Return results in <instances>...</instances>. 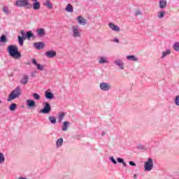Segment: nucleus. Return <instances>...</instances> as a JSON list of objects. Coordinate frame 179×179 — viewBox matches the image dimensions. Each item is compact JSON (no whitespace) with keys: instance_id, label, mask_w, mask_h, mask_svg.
I'll list each match as a JSON object with an SVG mask.
<instances>
[{"instance_id":"f257e3e1","label":"nucleus","mask_w":179,"mask_h":179,"mask_svg":"<svg viewBox=\"0 0 179 179\" xmlns=\"http://www.w3.org/2000/svg\"><path fill=\"white\" fill-rule=\"evenodd\" d=\"M8 51L10 57L15 59H19L22 57V54L19 52V48L15 45H10L8 47Z\"/></svg>"},{"instance_id":"f03ea898","label":"nucleus","mask_w":179,"mask_h":179,"mask_svg":"<svg viewBox=\"0 0 179 179\" xmlns=\"http://www.w3.org/2000/svg\"><path fill=\"white\" fill-rule=\"evenodd\" d=\"M22 94V89L20 86L16 87L14 90H13L8 98V101H12V100H15V99H18L20 97Z\"/></svg>"},{"instance_id":"7ed1b4c3","label":"nucleus","mask_w":179,"mask_h":179,"mask_svg":"<svg viewBox=\"0 0 179 179\" xmlns=\"http://www.w3.org/2000/svg\"><path fill=\"white\" fill-rule=\"evenodd\" d=\"M15 6L18 8H25V9H31V3L29 2V0H17L14 3Z\"/></svg>"},{"instance_id":"20e7f679","label":"nucleus","mask_w":179,"mask_h":179,"mask_svg":"<svg viewBox=\"0 0 179 179\" xmlns=\"http://www.w3.org/2000/svg\"><path fill=\"white\" fill-rule=\"evenodd\" d=\"M71 33L74 38H79L82 36V30H80L78 26H73L71 27Z\"/></svg>"},{"instance_id":"39448f33","label":"nucleus","mask_w":179,"mask_h":179,"mask_svg":"<svg viewBox=\"0 0 179 179\" xmlns=\"http://www.w3.org/2000/svg\"><path fill=\"white\" fill-rule=\"evenodd\" d=\"M144 170L145 171H151V170H153V159L152 158H148L144 162Z\"/></svg>"},{"instance_id":"423d86ee","label":"nucleus","mask_w":179,"mask_h":179,"mask_svg":"<svg viewBox=\"0 0 179 179\" xmlns=\"http://www.w3.org/2000/svg\"><path fill=\"white\" fill-rule=\"evenodd\" d=\"M99 88L102 92H108V90H111V84L107 83H101L99 84Z\"/></svg>"},{"instance_id":"0eeeda50","label":"nucleus","mask_w":179,"mask_h":179,"mask_svg":"<svg viewBox=\"0 0 179 179\" xmlns=\"http://www.w3.org/2000/svg\"><path fill=\"white\" fill-rule=\"evenodd\" d=\"M51 112V105L48 102L44 103V107L40 110L41 114H50Z\"/></svg>"},{"instance_id":"6e6552de","label":"nucleus","mask_w":179,"mask_h":179,"mask_svg":"<svg viewBox=\"0 0 179 179\" xmlns=\"http://www.w3.org/2000/svg\"><path fill=\"white\" fill-rule=\"evenodd\" d=\"M51 112V105L48 102L44 103V107L40 110L41 114H50Z\"/></svg>"},{"instance_id":"1a4fd4ad","label":"nucleus","mask_w":179,"mask_h":179,"mask_svg":"<svg viewBox=\"0 0 179 179\" xmlns=\"http://www.w3.org/2000/svg\"><path fill=\"white\" fill-rule=\"evenodd\" d=\"M38 37H44L45 36V29L44 28H38L36 30Z\"/></svg>"},{"instance_id":"9d476101","label":"nucleus","mask_w":179,"mask_h":179,"mask_svg":"<svg viewBox=\"0 0 179 179\" xmlns=\"http://www.w3.org/2000/svg\"><path fill=\"white\" fill-rule=\"evenodd\" d=\"M27 106L29 108H36V101L33 99H28L26 101Z\"/></svg>"},{"instance_id":"9b49d317","label":"nucleus","mask_w":179,"mask_h":179,"mask_svg":"<svg viewBox=\"0 0 179 179\" xmlns=\"http://www.w3.org/2000/svg\"><path fill=\"white\" fill-rule=\"evenodd\" d=\"M45 55L48 58H54V57H57V52L51 50L45 52Z\"/></svg>"},{"instance_id":"f8f14e48","label":"nucleus","mask_w":179,"mask_h":179,"mask_svg":"<svg viewBox=\"0 0 179 179\" xmlns=\"http://www.w3.org/2000/svg\"><path fill=\"white\" fill-rule=\"evenodd\" d=\"M108 27H110V29H112L113 31H120L121 29H120V27L117 25H115V24L113 22H110L108 24Z\"/></svg>"},{"instance_id":"ddd939ff","label":"nucleus","mask_w":179,"mask_h":179,"mask_svg":"<svg viewBox=\"0 0 179 179\" xmlns=\"http://www.w3.org/2000/svg\"><path fill=\"white\" fill-rule=\"evenodd\" d=\"M34 47L36 48V50H43L44 47H45V44L43 42H36L34 44Z\"/></svg>"},{"instance_id":"4468645a","label":"nucleus","mask_w":179,"mask_h":179,"mask_svg":"<svg viewBox=\"0 0 179 179\" xmlns=\"http://www.w3.org/2000/svg\"><path fill=\"white\" fill-rule=\"evenodd\" d=\"M45 97H46L49 100H52V99H54V94L51 92L50 90H48L45 92Z\"/></svg>"},{"instance_id":"2eb2a0df","label":"nucleus","mask_w":179,"mask_h":179,"mask_svg":"<svg viewBox=\"0 0 179 179\" xmlns=\"http://www.w3.org/2000/svg\"><path fill=\"white\" fill-rule=\"evenodd\" d=\"M114 62L120 69H124V62L122 60L117 59Z\"/></svg>"},{"instance_id":"dca6fc26","label":"nucleus","mask_w":179,"mask_h":179,"mask_svg":"<svg viewBox=\"0 0 179 179\" xmlns=\"http://www.w3.org/2000/svg\"><path fill=\"white\" fill-rule=\"evenodd\" d=\"M77 22H78L79 24H82V26H85L86 24V20L82 16H78L77 17Z\"/></svg>"},{"instance_id":"f3484780","label":"nucleus","mask_w":179,"mask_h":179,"mask_svg":"<svg viewBox=\"0 0 179 179\" xmlns=\"http://www.w3.org/2000/svg\"><path fill=\"white\" fill-rule=\"evenodd\" d=\"M29 83V76L27 75H24L20 80L21 85H27Z\"/></svg>"},{"instance_id":"a211bd4d","label":"nucleus","mask_w":179,"mask_h":179,"mask_svg":"<svg viewBox=\"0 0 179 179\" xmlns=\"http://www.w3.org/2000/svg\"><path fill=\"white\" fill-rule=\"evenodd\" d=\"M166 6H167V1L166 0H160L159 1V8L165 9Z\"/></svg>"},{"instance_id":"6ab92c4d","label":"nucleus","mask_w":179,"mask_h":179,"mask_svg":"<svg viewBox=\"0 0 179 179\" xmlns=\"http://www.w3.org/2000/svg\"><path fill=\"white\" fill-rule=\"evenodd\" d=\"M41 6V4H40V2H38V1H35L31 5V8H33V9H34L35 10H38V9H40Z\"/></svg>"},{"instance_id":"aec40b11","label":"nucleus","mask_w":179,"mask_h":179,"mask_svg":"<svg viewBox=\"0 0 179 179\" xmlns=\"http://www.w3.org/2000/svg\"><path fill=\"white\" fill-rule=\"evenodd\" d=\"M99 64H108V59L106 57H100L99 59Z\"/></svg>"},{"instance_id":"412c9836","label":"nucleus","mask_w":179,"mask_h":179,"mask_svg":"<svg viewBox=\"0 0 179 179\" xmlns=\"http://www.w3.org/2000/svg\"><path fill=\"white\" fill-rule=\"evenodd\" d=\"M171 54V51L170 49H167L166 51L162 52V56L161 57V59H163V58H166L167 55H170Z\"/></svg>"},{"instance_id":"4be33fe9","label":"nucleus","mask_w":179,"mask_h":179,"mask_svg":"<svg viewBox=\"0 0 179 179\" xmlns=\"http://www.w3.org/2000/svg\"><path fill=\"white\" fill-rule=\"evenodd\" d=\"M71 125V123L69 122L65 121L63 123V127H62V131H68V128Z\"/></svg>"},{"instance_id":"5701e85b","label":"nucleus","mask_w":179,"mask_h":179,"mask_svg":"<svg viewBox=\"0 0 179 179\" xmlns=\"http://www.w3.org/2000/svg\"><path fill=\"white\" fill-rule=\"evenodd\" d=\"M164 16H166V11L161 10L157 13V17L159 19H163V17H164Z\"/></svg>"},{"instance_id":"b1692460","label":"nucleus","mask_w":179,"mask_h":179,"mask_svg":"<svg viewBox=\"0 0 179 179\" xmlns=\"http://www.w3.org/2000/svg\"><path fill=\"white\" fill-rule=\"evenodd\" d=\"M63 143H64V138H59L56 142L57 148H61Z\"/></svg>"},{"instance_id":"393cba45","label":"nucleus","mask_w":179,"mask_h":179,"mask_svg":"<svg viewBox=\"0 0 179 179\" xmlns=\"http://www.w3.org/2000/svg\"><path fill=\"white\" fill-rule=\"evenodd\" d=\"M31 37H33L34 38H36V36H34V34H33V32H31V31H27L26 33V38L28 40H30V38H31Z\"/></svg>"},{"instance_id":"a878e982","label":"nucleus","mask_w":179,"mask_h":179,"mask_svg":"<svg viewBox=\"0 0 179 179\" xmlns=\"http://www.w3.org/2000/svg\"><path fill=\"white\" fill-rule=\"evenodd\" d=\"M126 58L127 59H129V61H134V62H136V61H138V58L134 55H128Z\"/></svg>"},{"instance_id":"bb28decb","label":"nucleus","mask_w":179,"mask_h":179,"mask_svg":"<svg viewBox=\"0 0 179 179\" xmlns=\"http://www.w3.org/2000/svg\"><path fill=\"white\" fill-rule=\"evenodd\" d=\"M49 121L53 125H55L57 124V118L54 116H50L48 117Z\"/></svg>"},{"instance_id":"cd10ccee","label":"nucleus","mask_w":179,"mask_h":179,"mask_svg":"<svg viewBox=\"0 0 179 179\" xmlns=\"http://www.w3.org/2000/svg\"><path fill=\"white\" fill-rule=\"evenodd\" d=\"M44 6H47V8H49V9H52V3L50 0H46V2L44 3Z\"/></svg>"},{"instance_id":"c85d7f7f","label":"nucleus","mask_w":179,"mask_h":179,"mask_svg":"<svg viewBox=\"0 0 179 179\" xmlns=\"http://www.w3.org/2000/svg\"><path fill=\"white\" fill-rule=\"evenodd\" d=\"M66 12H69L70 13H72L73 12V6L71 4H68L67 6L66 7Z\"/></svg>"},{"instance_id":"c756f323","label":"nucleus","mask_w":179,"mask_h":179,"mask_svg":"<svg viewBox=\"0 0 179 179\" xmlns=\"http://www.w3.org/2000/svg\"><path fill=\"white\" fill-rule=\"evenodd\" d=\"M24 41V38L22 37L21 36H18V42L20 45H21V47H23Z\"/></svg>"},{"instance_id":"7c9ffc66","label":"nucleus","mask_w":179,"mask_h":179,"mask_svg":"<svg viewBox=\"0 0 179 179\" xmlns=\"http://www.w3.org/2000/svg\"><path fill=\"white\" fill-rule=\"evenodd\" d=\"M3 12L6 14V15H10V11L9 10V8H8V6H3Z\"/></svg>"},{"instance_id":"2f4dec72","label":"nucleus","mask_w":179,"mask_h":179,"mask_svg":"<svg viewBox=\"0 0 179 179\" xmlns=\"http://www.w3.org/2000/svg\"><path fill=\"white\" fill-rule=\"evenodd\" d=\"M117 163H122V166H124V167H127V163L124 162V159L119 157L117 159Z\"/></svg>"},{"instance_id":"473e14b6","label":"nucleus","mask_w":179,"mask_h":179,"mask_svg":"<svg viewBox=\"0 0 179 179\" xmlns=\"http://www.w3.org/2000/svg\"><path fill=\"white\" fill-rule=\"evenodd\" d=\"M17 107V105L16 103H11V105L9 106L10 111H15Z\"/></svg>"},{"instance_id":"72a5a7b5","label":"nucleus","mask_w":179,"mask_h":179,"mask_svg":"<svg viewBox=\"0 0 179 179\" xmlns=\"http://www.w3.org/2000/svg\"><path fill=\"white\" fill-rule=\"evenodd\" d=\"M64 117H65V113L60 112L58 115L59 121L61 122L62 120H64Z\"/></svg>"},{"instance_id":"f704fd0d","label":"nucleus","mask_w":179,"mask_h":179,"mask_svg":"<svg viewBox=\"0 0 179 179\" xmlns=\"http://www.w3.org/2000/svg\"><path fill=\"white\" fill-rule=\"evenodd\" d=\"M5 162V155H3V153L0 152V164H2V163Z\"/></svg>"},{"instance_id":"c9c22d12","label":"nucleus","mask_w":179,"mask_h":179,"mask_svg":"<svg viewBox=\"0 0 179 179\" xmlns=\"http://www.w3.org/2000/svg\"><path fill=\"white\" fill-rule=\"evenodd\" d=\"M173 48L175 51H179V43L176 42L173 45Z\"/></svg>"},{"instance_id":"e433bc0d","label":"nucleus","mask_w":179,"mask_h":179,"mask_svg":"<svg viewBox=\"0 0 179 179\" xmlns=\"http://www.w3.org/2000/svg\"><path fill=\"white\" fill-rule=\"evenodd\" d=\"M0 43H6V36L2 35L0 38Z\"/></svg>"},{"instance_id":"4c0bfd02","label":"nucleus","mask_w":179,"mask_h":179,"mask_svg":"<svg viewBox=\"0 0 179 179\" xmlns=\"http://www.w3.org/2000/svg\"><path fill=\"white\" fill-rule=\"evenodd\" d=\"M32 96L35 100H40V99H41V97L37 93H34Z\"/></svg>"},{"instance_id":"58836bf2","label":"nucleus","mask_w":179,"mask_h":179,"mask_svg":"<svg viewBox=\"0 0 179 179\" xmlns=\"http://www.w3.org/2000/svg\"><path fill=\"white\" fill-rule=\"evenodd\" d=\"M175 104L176 106H179V95L175 97Z\"/></svg>"},{"instance_id":"ea45409f","label":"nucleus","mask_w":179,"mask_h":179,"mask_svg":"<svg viewBox=\"0 0 179 179\" xmlns=\"http://www.w3.org/2000/svg\"><path fill=\"white\" fill-rule=\"evenodd\" d=\"M36 66L37 69L39 71H44V66H41L40 64H38Z\"/></svg>"},{"instance_id":"a19ab883","label":"nucleus","mask_w":179,"mask_h":179,"mask_svg":"<svg viewBox=\"0 0 179 179\" xmlns=\"http://www.w3.org/2000/svg\"><path fill=\"white\" fill-rule=\"evenodd\" d=\"M109 159L110 160V162H112V163H113V164H117V161L115 160L114 157H110Z\"/></svg>"},{"instance_id":"79ce46f5","label":"nucleus","mask_w":179,"mask_h":179,"mask_svg":"<svg viewBox=\"0 0 179 179\" xmlns=\"http://www.w3.org/2000/svg\"><path fill=\"white\" fill-rule=\"evenodd\" d=\"M20 34L22 36V38H24V40H26V32H24V31H21Z\"/></svg>"},{"instance_id":"37998d69","label":"nucleus","mask_w":179,"mask_h":179,"mask_svg":"<svg viewBox=\"0 0 179 179\" xmlns=\"http://www.w3.org/2000/svg\"><path fill=\"white\" fill-rule=\"evenodd\" d=\"M139 15H142L141 10H138L135 12V16H139Z\"/></svg>"},{"instance_id":"c03bdc74","label":"nucleus","mask_w":179,"mask_h":179,"mask_svg":"<svg viewBox=\"0 0 179 179\" xmlns=\"http://www.w3.org/2000/svg\"><path fill=\"white\" fill-rule=\"evenodd\" d=\"M32 64L34 65H36L37 66V65H38V64L37 63V60H36V59H32Z\"/></svg>"},{"instance_id":"a18cd8bd","label":"nucleus","mask_w":179,"mask_h":179,"mask_svg":"<svg viewBox=\"0 0 179 179\" xmlns=\"http://www.w3.org/2000/svg\"><path fill=\"white\" fill-rule=\"evenodd\" d=\"M129 164H130V166H136V164H135V162H132V161H130L129 162Z\"/></svg>"},{"instance_id":"49530a36","label":"nucleus","mask_w":179,"mask_h":179,"mask_svg":"<svg viewBox=\"0 0 179 179\" xmlns=\"http://www.w3.org/2000/svg\"><path fill=\"white\" fill-rule=\"evenodd\" d=\"M114 43H120V40L118 38H114L113 39Z\"/></svg>"},{"instance_id":"de8ad7c7","label":"nucleus","mask_w":179,"mask_h":179,"mask_svg":"<svg viewBox=\"0 0 179 179\" xmlns=\"http://www.w3.org/2000/svg\"><path fill=\"white\" fill-rule=\"evenodd\" d=\"M134 179L138 178V176H137L136 174L134 175Z\"/></svg>"},{"instance_id":"09e8293b","label":"nucleus","mask_w":179,"mask_h":179,"mask_svg":"<svg viewBox=\"0 0 179 179\" xmlns=\"http://www.w3.org/2000/svg\"><path fill=\"white\" fill-rule=\"evenodd\" d=\"M101 135H102V136H104V135H106V131H103Z\"/></svg>"},{"instance_id":"8fccbe9b","label":"nucleus","mask_w":179,"mask_h":179,"mask_svg":"<svg viewBox=\"0 0 179 179\" xmlns=\"http://www.w3.org/2000/svg\"><path fill=\"white\" fill-rule=\"evenodd\" d=\"M19 179H27V178L20 177Z\"/></svg>"},{"instance_id":"3c124183","label":"nucleus","mask_w":179,"mask_h":179,"mask_svg":"<svg viewBox=\"0 0 179 179\" xmlns=\"http://www.w3.org/2000/svg\"><path fill=\"white\" fill-rule=\"evenodd\" d=\"M33 2H37L38 0H31Z\"/></svg>"},{"instance_id":"603ef678","label":"nucleus","mask_w":179,"mask_h":179,"mask_svg":"<svg viewBox=\"0 0 179 179\" xmlns=\"http://www.w3.org/2000/svg\"><path fill=\"white\" fill-rule=\"evenodd\" d=\"M1 103H2V101L0 100V104H1Z\"/></svg>"}]
</instances>
